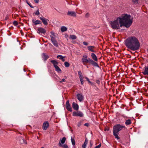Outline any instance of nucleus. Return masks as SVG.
<instances>
[{
    "label": "nucleus",
    "mask_w": 148,
    "mask_h": 148,
    "mask_svg": "<svg viewBox=\"0 0 148 148\" xmlns=\"http://www.w3.org/2000/svg\"><path fill=\"white\" fill-rule=\"evenodd\" d=\"M66 140V138L65 137H64L61 140H60L59 143V146H62V145L64 143Z\"/></svg>",
    "instance_id": "19"
},
{
    "label": "nucleus",
    "mask_w": 148,
    "mask_h": 148,
    "mask_svg": "<svg viewBox=\"0 0 148 148\" xmlns=\"http://www.w3.org/2000/svg\"><path fill=\"white\" fill-rule=\"evenodd\" d=\"M34 1H35V3H38L39 0H34Z\"/></svg>",
    "instance_id": "44"
},
{
    "label": "nucleus",
    "mask_w": 148,
    "mask_h": 148,
    "mask_svg": "<svg viewBox=\"0 0 148 148\" xmlns=\"http://www.w3.org/2000/svg\"><path fill=\"white\" fill-rule=\"evenodd\" d=\"M132 121L130 119L126 120L125 122V124L126 125H130L132 124Z\"/></svg>",
    "instance_id": "23"
},
{
    "label": "nucleus",
    "mask_w": 148,
    "mask_h": 148,
    "mask_svg": "<svg viewBox=\"0 0 148 148\" xmlns=\"http://www.w3.org/2000/svg\"><path fill=\"white\" fill-rule=\"evenodd\" d=\"M61 30L62 32H63L67 31V28L66 27L63 26L61 27Z\"/></svg>",
    "instance_id": "25"
},
{
    "label": "nucleus",
    "mask_w": 148,
    "mask_h": 148,
    "mask_svg": "<svg viewBox=\"0 0 148 148\" xmlns=\"http://www.w3.org/2000/svg\"><path fill=\"white\" fill-rule=\"evenodd\" d=\"M96 82L98 84H100V81H99V80H96Z\"/></svg>",
    "instance_id": "42"
},
{
    "label": "nucleus",
    "mask_w": 148,
    "mask_h": 148,
    "mask_svg": "<svg viewBox=\"0 0 148 148\" xmlns=\"http://www.w3.org/2000/svg\"><path fill=\"white\" fill-rule=\"evenodd\" d=\"M73 116H79L80 117H83L84 116L83 113L80 111L77 112L74 111L73 113Z\"/></svg>",
    "instance_id": "7"
},
{
    "label": "nucleus",
    "mask_w": 148,
    "mask_h": 148,
    "mask_svg": "<svg viewBox=\"0 0 148 148\" xmlns=\"http://www.w3.org/2000/svg\"><path fill=\"white\" fill-rule=\"evenodd\" d=\"M49 125V123L47 121H45L43 124L42 128L44 130H46Z\"/></svg>",
    "instance_id": "12"
},
{
    "label": "nucleus",
    "mask_w": 148,
    "mask_h": 148,
    "mask_svg": "<svg viewBox=\"0 0 148 148\" xmlns=\"http://www.w3.org/2000/svg\"><path fill=\"white\" fill-rule=\"evenodd\" d=\"M62 61H63V62H64L65 61V59H64V58H63V59H62Z\"/></svg>",
    "instance_id": "48"
},
{
    "label": "nucleus",
    "mask_w": 148,
    "mask_h": 148,
    "mask_svg": "<svg viewBox=\"0 0 148 148\" xmlns=\"http://www.w3.org/2000/svg\"><path fill=\"white\" fill-rule=\"evenodd\" d=\"M17 140L18 143L20 144L26 145L27 144L26 140L21 137H18Z\"/></svg>",
    "instance_id": "6"
},
{
    "label": "nucleus",
    "mask_w": 148,
    "mask_h": 148,
    "mask_svg": "<svg viewBox=\"0 0 148 148\" xmlns=\"http://www.w3.org/2000/svg\"><path fill=\"white\" fill-rule=\"evenodd\" d=\"M127 47L133 51L138 50L140 47V43L138 38L134 36L127 38L125 42Z\"/></svg>",
    "instance_id": "2"
},
{
    "label": "nucleus",
    "mask_w": 148,
    "mask_h": 148,
    "mask_svg": "<svg viewBox=\"0 0 148 148\" xmlns=\"http://www.w3.org/2000/svg\"><path fill=\"white\" fill-rule=\"evenodd\" d=\"M95 48V47L92 46H88L87 47V48L88 50L91 52H95V51L94 50V49Z\"/></svg>",
    "instance_id": "17"
},
{
    "label": "nucleus",
    "mask_w": 148,
    "mask_h": 148,
    "mask_svg": "<svg viewBox=\"0 0 148 148\" xmlns=\"http://www.w3.org/2000/svg\"><path fill=\"white\" fill-rule=\"evenodd\" d=\"M64 65L66 67H69L70 66L69 64L67 62H65L64 63Z\"/></svg>",
    "instance_id": "30"
},
{
    "label": "nucleus",
    "mask_w": 148,
    "mask_h": 148,
    "mask_svg": "<svg viewBox=\"0 0 148 148\" xmlns=\"http://www.w3.org/2000/svg\"><path fill=\"white\" fill-rule=\"evenodd\" d=\"M51 62L53 64V65L54 66V67H56V66H58V62H57L55 60H52L51 61Z\"/></svg>",
    "instance_id": "24"
},
{
    "label": "nucleus",
    "mask_w": 148,
    "mask_h": 148,
    "mask_svg": "<svg viewBox=\"0 0 148 148\" xmlns=\"http://www.w3.org/2000/svg\"><path fill=\"white\" fill-rule=\"evenodd\" d=\"M91 56L92 58V59L93 60L94 62H96L98 61V59L96 56V55L93 53H92L91 54Z\"/></svg>",
    "instance_id": "10"
},
{
    "label": "nucleus",
    "mask_w": 148,
    "mask_h": 148,
    "mask_svg": "<svg viewBox=\"0 0 148 148\" xmlns=\"http://www.w3.org/2000/svg\"><path fill=\"white\" fill-rule=\"evenodd\" d=\"M38 32L39 34H45L46 32V30L43 28L39 27L38 29Z\"/></svg>",
    "instance_id": "13"
},
{
    "label": "nucleus",
    "mask_w": 148,
    "mask_h": 148,
    "mask_svg": "<svg viewBox=\"0 0 148 148\" xmlns=\"http://www.w3.org/2000/svg\"><path fill=\"white\" fill-rule=\"evenodd\" d=\"M123 130H127V129L125 125L120 124H116L113 126V135L117 140H119L120 139V137L118 136L119 132Z\"/></svg>",
    "instance_id": "3"
},
{
    "label": "nucleus",
    "mask_w": 148,
    "mask_h": 148,
    "mask_svg": "<svg viewBox=\"0 0 148 148\" xmlns=\"http://www.w3.org/2000/svg\"><path fill=\"white\" fill-rule=\"evenodd\" d=\"M70 38L72 40H75L77 38V37L74 35H71L70 36Z\"/></svg>",
    "instance_id": "26"
},
{
    "label": "nucleus",
    "mask_w": 148,
    "mask_h": 148,
    "mask_svg": "<svg viewBox=\"0 0 148 148\" xmlns=\"http://www.w3.org/2000/svg\"><path fill=\"white\" fill-rule=\"evenodd\" d=\"M67 15L72 16L75 17L76 16V13L75 12L68 11Z\"/></svg>",
    "instance_id": "15"
},
{
    "label": "nucleus",
    "mask_w": 148,
    "mask_h": 148,
    "mask_svg": "<svg viewBox=\"0 0 148 148\" xmlns=\"http://www.w3.org/2000/svg\"><path fill=\"white\" fill-rule=\"evenodd\" d=\"M83 44L84 45H86V46H87L88 45V43L87 42H83Z\"/></svg>",
    "instance_id": "41"
},
{
    "label": "nucleus",
    "mask_w": 148,
    "mask_h": 148,
    "mask_svg": "<svg viewBox=\"0 0 148 148\" xmlns=\"http://www.w3.org/2000/svg\"><path fill=\"white\" fill-rule=\"evenodd\" d=\"M42 58L45 61H46L49 58L48 55H46L45 53H43L42 55Z\"/></svg>",
    "instance_id": "21"
},
{
    "label": "nucleus",
    "mask_w": 148,
    "mask_h": 148,
    "mask_svg": "<svg viewBox=\"0 0 148 148\" xmlns=\"http://www.w3.org/2000/svg\"><path fill=\"white\" fill-rule=\"evenodd\" d=\"M77 97L78 99L80 101H81L84 100V97L81 94H77Z\"/></svg>",
    "instance_id": "14"
},
{
    "label": "nucleus",
    "mask_w": 148,
    "mask_h": 148,
    "mask_svg": "<svg viewBox=\"0 0 148 148\" xmlns=\"http://www.w3.org/2000/svg\"><path fill=\"white\" fill-rule=\"evenodd\" d=\"M51 35L50 37L51 38V41L53 45L56 47H58V43L56 39V36L55 34L53 32H51Z\"/></svg>",
    "instance_id": "5"
},
{
    "label": "nucleus",
    "mask_w": 148,
    "mask_h": 148,
    "mask_svg": "<svg viewBox=\"0 0 148 148\" xmlns=\"http://www.w3.org/2000/svg\"><path fill=\"white\" fill-rule=\"evenodd\" d=\"M66 81V80L65 79H63L62 80L59 81L60 83H62V82H65Z\"/></svg>",
    "instance_id": "38"
},
{
    "label": "nucleus",
    "mask_w": 148,
    "mask_h": 148,
    "mask_svg": "<svg viewBox=\"0 0 148 148\" xmlns=\"http://www.w3.org/2000/svg\"><path fill=\"white\" fill-rule=\"evenodd\" d=\"M8 16H6L5 17V20H7V19H8Z\"/></svg>",
    "instance_id": "46"
},
{
    "label": "nucleus",
    "mask_w": 148,
    "mask_h": 148,
    "mask_svg": "<svg viewBox=\"0 0 148 148\" xmlns=\"http://www.w3.org/2000/svg\"><path fill=\"white\" fill-rule=\"evenodd\" d=\"M88 140L87 139V138H86L85 140L84 143L82 145V148H86L87 145L88 143Z\"/></svg>",
    "instance_id": "22"
},
{
    "label": "nucleus",
    "mask_w": 148,
    "mask_h": 148,
    "mask_svg": "<svg viewBox=\"0 0 148 148\" xmlns=\"http://www.w3.org/2000/svg\"><path fill=\"white\" fill-rule=\"evenodd\" d=\"M71 141L72 144L73 146L75 145V141L74 138H73L72 137H71Z\"/></svg>",
    "instance_id": "28"
},
{
    "label": "nucleus",
    "mask_w": 148,
    "mask_h": 148,
    "mask_svg": "<svg viewBox=\"0 0 148 148\" xmlns=\"http://www.w3.org/2000/svg\"><path fill=\"white\" fill-rule=\"evenodd\" d=\"M89 16V14L88 13H87L85 15V17H88Z\"/></svg>",
    "instance_id": "43"
},
{
    "label": "nucleus",
    "mask_w": 148,
    "mask_h": 148,
    "mask_svg": "<svg viewBox=\"0 0 148 148\" xmlns=\"http://www.w3.org/2000/svg\"><path fill=\"white\" fill-rule=\"evenodd\" d=\"M83 57L82 60L84 64L85 65V64L88 63L93 66L97 67H99L98 64L96 62L93 61L91 59L88 58V59H87L88 57L86 55L83 56Z\"/></svg>",
    "instance_id": "4"
},
{
    "label": "nucleus",
    "mask_w": 148,
    "mask_h": 148,
    "mask_svg": "<svg viewBox=\"0 0 148 148\" xmlns=\"http://www.w3.org/2000/svg\"><path fill=\"white\" fill-rule=\"evenodd\" d=\"M32 22L35 25H36L38 24H41V22L39 20L33 19L32 20Z\"/></svg>",
    "instance_id": "20"
},
{
    "label": "nucleus",
    "mask_w": 148,
    "mask_h": 148,
    "mask_svg": "<svg viewBox=\"0 0 148 148\" xmlns=\"http://www.w3.org/2000/svg\"><path fill=\"white\" fill-rule=\"evenodd\" d=\"M55 70L58 73H60L61 71V70L60 68L58 66H56L55 67Z\"/></svg>",
    "instance_id": "27"
},
{
    "label": "nucleus",
    "mask_w": 148,
    "mask_h": 148,
    "mask_svg": "<svg viewBox=\"0 0 148 148\" xmlns=\"http://www.w3.org/2000/svg\"><path fill=\"white\" fill-rule=\"evenodd\" d=\"M132 2L135 5H139L142 2V0H132Z\"/></svg>",
    "instance_id": "16"
},
{
    "label": "nucleus",
    "mask_w": 148,
    "mask_h": 148,
    "mask_svg": "<svg viewBox=\"0 0 148 148\" xmlns=\"http://www.w3.org/2000/svg\"><path fill=\"white\" fill-rule=\"evenodd\" d=\"M60 146L64 148H68V147L67 145L66 144H65L63 145H62V146Z\"/></svg>",
    "instance_id": "34"
},
{
    "label": "nucleus",
    "mask_w": 148,
    "mask_h": 148,
    "mask_svg": "<svg viewBox=\"0 0 148 148\" xmlns=\"http://www.w3.org/2000/svg\"><path fill=\"white\" fill-rule=\"evenodd\" d=\"M40 19L42 21V23L45 25H48V22L49 21L48 19L42 16L40 17Z\"/></svg>",
    "instance_id": "8"
},
{
    "label": "nucleus",
    "mask_w": 148,
    "mask_h": 148,
    "mask_svg": "<svg viewBox=\"0 0 148 148\" xmlns=\"http://www.w3.org/2000/svg\"><path fill=\"white\" fill-rule=\"evenodd\" d=\"M72 107L75 110H77L79 109V106L77 104L73 102L72 103Z\"/></svg>",
    "instance_id": "18"
},
{
    "label": "nucleus",
    "mask_w": 148,
    "mask_h": 148,
    "mask_svg": "<svg viewBox=\"0 0 148 148\" xmlns=\"http://www.w3.org/2000/svg\"><path fill=\"white\" fill-rule=\"evenodd\" d=\"M13 24L15 26L17 25L18 24V22L16 21H14L13 22Z\"/></svg>",
    "instance_id": "36"
},
{
    "label": "nucleus",
    "mask_w": 148,
    "mask_h": 148,
    "mask_svg": "<svg viewBox=\"0 0 148 148\" xmlns=\"http://www.w3.org/2000/svg\"><path fill=\"white\" fill-rule=\"evenodd\" d=\"M88 125L89 124L88 123H86L84 124V125L85 126H88Z\"/></svg>",
    "instance_id": "45"
},
{
    "label": "nucleus",
    "mask_w": 148,
    "mask_h": 148,
    "mask_svg": "<svg viewBox=\"0 0 148 148\" xmlns=\"http://www.w3.org/2000/svg\"><path fill=\"white\" fill-rule=\"evenodd\" d=\"M1 45H0V47H1Z\"/></svg>",
    "instance_id": "49"
},
{
    "label": "nucleus",
    "mask_w": 148,
    "mask_h": 148,
    "mask_svg": "<svg viewBox=\"0 0 148 148\" xmlns=\"http://www.w3.org/2000/svg\"><path fill=\"white\" fill-rule=\"evenodd\" d=\"M90 146L91 147L92 145V143L91 141L90 142Z\"/></svg>",
    "instance_id": "47"
},
{
    "label": "nucleus",
    "mask_w": 148,
    "mask_h": 148,
    "mask_svg": "<svg viewBox=\"0 0 148 148\" xmlns=\"http://www.w3.org/2000/svg\"><path fill=\"white\" fill-rule=\"evenodd\" d=\"M57 58H59V59L60 60H62L63 59L64 57L63 56H62L61 55H58L57 56Z\"/></svg>",
    "instance_id": "29"
},
{
    "label": "nucleus",
    "mask_w": 148,
    "mask_h": 148,
    "mask_svg": "<svg viewBox=\"0 0 148 148\" xmlns=\"http://www.w3.org/2000/svg\"><path fill=\"white\" fill-rule=\"evenodd\" d=\"M79 77V78L82 77V73L81 71H79L78 72Z\"/></svg>",
    "instance_id": "31"
},
{
    "label": "nucleus",
    "mask_w": 148,
    "mask_h": 148,
    "mask_svg": "<svg viewBox=\"0 0 148 148\" xmlns=\"http://www.w3.org/2000/svg\"><path fill=\"white\" fill-rule=\"evenodd\" d=\"M85 78L86 79L87 81L89 83L92 84V82L90 81L89 79L87 77H86Z\"/></svg>",
    "instance_id": "37"
},
{
    "label": "nucleus",
    "mask_w": 148,
    "mask_h": 148,
    "mask_svg": "<svg viewBox=\"0 0 148 148\" xmlns=\"http://www.w3.org/2000/svg\"><path fill=\"white\" fill-rule=\"evenodd\" d=\"M82 122H81V121L79 122L77 124V126L78 127H80V126H81V125L82 124Z\"/></svg>",
    "instance_id": "35"
},
{
    "label": "nucleus",
    "mask_w": 148,
    "mask_h": 148,
    "mask_svg": "<svg viewBox=\"0 0 148 148\" xmlns=\"http://www.w3.org/2000/svg\"><path fill=\"white\" fill-rule=\"evenodd\" d=\"M101 144H100L99 145H98L97 146H96L95 147V148H100V147H101Z\"/></svg>",
    "instance_id": "40"
},
{
    "label": "nucleus",
    "mask_w": 148,
    "mask_h": 148,
    "mask_svg": "<svg viewBox=\"0 0 148 148\" xmlns=\"http://www.w3.org/2000/svg\"><path fill=\"white\" fill-rule=\"evenodd\" d=\"M142 73L144 75H148V65L145 66L143 70Z\"/></svg>",
    "instance_id": "11"
},
{
    "label": "nucleus",
    "mask_w": 148,
    "mask_h": 148,
    "mask_svg": "<svg viewBox=\"0 0 148 148\" xmlns=\"http://www.w3.org/2000/svg\"><path fill=\"white\" fill-rule=\"evenodd\" d=\"M66 108L68 110L71 112L72 111V109L69 103V100H67L66 102Z\"/></svg>",
    "instance_id": "9"
},
{
    "label": "nucleus",
    "mask_w": 148,
    "mask_h": 148,
    "mask_svg": "<svg viewBox=\"0 0 148 148\" xmlns=\"http://www.w3.org/2000/svg\"><path fill=\"white\" fill-rule=\"evenodd\" d=\"M80 79V81H81V84L82 85H83L84 84V80L83 79V78L82 77L79 78Z\"/></svg>",
    "instance_id": "32"
},
{
    "label": "nucleus",
    "mask_w": 148,
    "mask_h": 148,
    "mask_svg": "<svg viewBox=\"0 0 148 148\" xmlns=\"http://www.w3.org/2000/svg\"><path fill=\"white\" fill-rule=\"evenodd\" d=\"M133 17L130 14H124L119 17L116 20L111 21L110 24L113 29H119L123 26L129 27L133 22Z\"/></svg>",
    "instance_id": "1"
},
{
    "label": "nucleus",
    "mask_w": 148,
    "mask_h": 148,
    "mask_svg": "<svg viewBox=\"0 0 148 148\" xmlns=\"http://www.w3.org/2000/svg\"><path fill=\"white\" fill-rule=\"evenodd\" d=\"M34 14L36 15H39L40 14L39 9H38L36 11L34 12Z\"/></svg>",
    "instance_id": "33"
},
{
    "label": "nucleus",
    "mask_w": 148,
    "mask_h": 148,
    "mask_svg": "<svg viewBox=\"0 0 148 148\" xmlns=\"http://www.w3.org/2000/svg\"><path fill=\"white\" fill-rule=\"evenodd\" d=\"M27 4L32 8H33V7L32 6V5L28 2L27 1Z\"/></svg>",
    "instance_id": "39"
}]
</instances>
